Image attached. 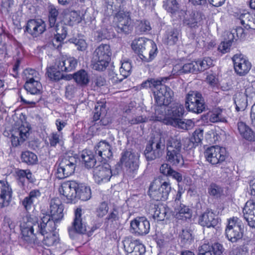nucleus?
Here are the masks:
<instances>
[{
  "mask_svg": "<svg viewBox=\"0 0 255 255\" xmlns=\"http://www.w3.org/2000/svg\"><path fill=\"white\" fill-rule=\"evenodd\" d=\"M245 219L248 225L252 228H255V201H248L243 209Z\"/></svg>",
  "mask_w": 255,
  "mask_h": 255,
  "instance_id": "nucleus-24",
  "label": "nucleus"
},
{
  "mask_svg": "<svg viewBox=\"0 0 255 255\" xmlns=\"http://www.w3.org/2000/svg\"><path fill=\"white\" fill-rule=\"evenodd\" d=\"M12 190L9 183L4 180H0V206L3 207L9 205L11 200Z\"/></svg>",
  "mask_w": 255,
  "mask_h": 255,
  "instance_id": "nucleus-21",
  "label": "nucleus"
},
{
  "mask_svg": "<svg viewBox=\"0 0 255 255\" xmlns=\"http://www.w3.org/2000/svg\"><path fill=\"white\" fill-rule=\"evenodd\" d=\"M147 121V118L146 116H140L137 113L131 119L128 120V122L131 125L138 124L140 123H145Z\"/></svg>",
  "mask_w": 255,
  "mask_h": 255,
  "instance_id": "nucleus-60",
  "label": "nucleus"
},
{
  "mask_svg": "<svg viewBox=\"0 0 255 255\" xmlns=\"http://www.w3.org/2000/svg\"><path fill=\"white\" fill-rule=\"evenodd\" d=\"M203 137V130L198 129L196 130L193 133V135L190 139V141L193 143V146H196L202 141Z\"/></svg>",
  "mask_w": 255,
  "mask_h": 255,
  "instance_id": "nucleus-53",
  "label": "nucleus"
},
{
  "mask_svg": "<svg viewBox=\"0 0 255 255\" xmlns=\"http://www.w3.org/2000/svg\"><path fill=\"white\" fill-rule=\"evenodd\" d=\"M45 30L46 24L41 19H30L27 23L26 30L33 37L38 36Z\"/></svg>",
  "mask_w": 255,
  "mask_h": 255,
  "instance_id": "nucleus-20",
  "label": "nucleus"
},
{
  "mask_svg": "<svg viewBox=\"0 0 255 255\" xmlns=\"http://www.w3.org/2000/svg\"><path fill=\"white\" fill-rule=\"evenodd\" d=\"M205 156L207 160L211 164H217L225 160L226 149L219 146H213L206 149Z\"/></svg>",
  "mask_w": 255,
  "mask_h": 255,
  "instance_id": "nucleus-14",
  "label": "nucleus"
},
{
  "mask_svg": "<svg viewBox=\"0 0 255 255\" xmlns=\"http://www.w3.org/2000/svg\"><path fill=\"white\" fill-rule=\"evenodd\" d=\"M24 88L32 95H38L41 93L42 85L39 81L25 82Z\"/></svg>",
  "mask_w": 255,
  "mask_h": 255,
  "instance_id": "nucleus-35",
  "label": "nucleus"
},
{
  "mask_svg": "<svg viewBox=\"0 0 255 255\" xmlns=\"http://www.w3.org/2000/svg\"><path fill=\"white\" fill-rule=\"evenodd\" d=\"M70 21L74 23H79L83 19L82 16L80 15V13L78 11H72L70 13Z\"/></svg>",
  "mask_w": 255,
  "mask_h": 255,
  "instance_id": "nucleus-61",
  "label": "nucleus"
},
{
  "mask_svg": "<svg viewBox=\"0 0 255 255\" xmlns=\"http://www.w3.org/2000/svg\"><path fill=\"white\" fill-rule=\"evenodd\" d=\"M228 115L225 109H217L207 114V119L211 123H227Z\"/></svg>",
  "mask_w": 255,
  "mask_h": 255,
  "instance_id": "nucleus-26",
  "label": "nucleus"
},
{
  "mask_svg": "<svg viewBox=\"0 0 255 255\" xmlns=\"http://www.w3.org/2000/svg\"><path fill=\"white\" fill-rule=\"evenodd\" d=\"M76 159L73 156L65 155L59 163L56 175L57 178L63 179L73 174L75 171Z\"/></svg>",
  "mask_w": 255,
  "mask_h": 255,
  "instance_id": "nucleus-8",
  "label": "nucleus"
},
{
  "mask_svg": "<svg viewBox=\"0 0 255 255\" xmlns=\"http://www.w3.org/2000/svg\"><path fill=\"white\" fill-rule=\"evenodd\" d=\"M199 224L202 226L208 228L214 227L218 224V219L213 212L208 211L205 212L199 220Z\"/></svg>",
  "mask_w": 255,
  "mask_h": 255,
  "instance_id": "nucleus-29",
  "label": "nucleus"
},
{
  "mask_svg": "<svg viewBox=\"0 0 255 255\" xmlns=\"http://www.w3.org/2000/svg\"><path fill=\"white\" fill-rule=\"evenodd\" d=\"M170 77L150 79L143 82L141 87L143 88H150L153 91L154 98L157 104L160 107L167 105L171 101L173 93L171 89L162 84L170 79Z\"/></svg>",
  "mask_w": 255,
  "mask_h": 255,
  "instance_id": "nucleus-2",
  "label": "nucleus"
},
{
  "mask_svg": "<svg viewBox=\"0 0 255 255\" xmlns=\"http://www.w3.org/2000/svg\"><path fill=\"white\" fill-rule=\"evenodd\" d=\"M166 160L174 166H182L184 164L181 151L166 150Z\"/></svg>",
  "mask_w": 255,
  "mask_h": 255,
  "instance_id": "nucleus-27",
  "label": "nucleus"
},
{
  "mask_svg": "<svg viewBox=\"0 0 255 255\" xmlns=\"http://www.w3.org/2000/svg\"><path fill=\"white\" fill-rule=\"evenodd\" d=\"M79 184L75 181H68L61 184L59 191L61 198L67 203H71L76 198Z\"/></svg>",
  "mask_w": 255,
  "mask_h": 255,
  "instance_id": "nucleus-13",
  "label": "nucleus"
},
{
  "mask_svg": "<svg viewBox=\"0 0 255 255\" xmlns=\"http://www.w3.org/2000/svg\"><path fill=\"white\" fill-rule=\"evenodd\" d=\"M41 192L38 189H34L29 192L28 197H29L34 202L38 201L40 197L41 196Z\"/></svg>",
  "mask_w": 255,
  "mask_h": 255,
  "instance_id": "nucleus-63",
  "label": "nucleus"
},
{
  "mask_svg": "<svg viewBox=\"0 0 255 255\" xmlns=\"http://www.w3.org/2000/svg\"><path fill=\"white\" fill-rule=\"evenodd\" d=\"M197 64L195 61H192L190 63H186L184 65L182 64V70L183 74L188 72H197L196 71V65Z\"/></svg>",
  "mask_w": 255,
  "mask_h": 255,
  "instance_id": "nucleus-59",
  "label": "nucleus"
},
{
  "mask_svg": "<svg viewBox=\"0 0 255 255\" xmlns=\"http://www.w3.org/2000/svg\"><path fill=\"white\" fill-rule=\"evenodd\" d=\"M234 16L237 22L240 23L246 29H255V21L250 13L245 11H240L234 12Z\"/></svg>",
  "mask_w": 255,
  "mask_h": 255,
  "instance_id": "nucleus-22",
  "label": "nucleus"
},
{
  "mask_svg": "<svg viewBox=\"0 0 255 255\" xmlns=\"http://www.w3.org/2000/svg\"><path fill=\"white\" fill-rule=\"evenodd\" d=\"M178 39V32L174 28L168 29L164 36L163 40L165 43L169 45L175 44Z\"/></svg>",
  "mask_w": 255,
  "mask_h": 255,
  "instance_id": "nucleus-38",
  "label": "nucleus"
},
{
  "mask_svg": "<svg viewBox=\"0 0 255 255\" xmlns=\"http://www.w3.org/2000/svg\"><path fill=\"white\" fill-rule=\"evenodd\" d=\"M108 204L104 202L101 203L98 207L96 210V214L99 217L102 218L108 213Z\"/></svg>",
  "mask_w": 255,
  "mask_h": 255,
  "instance_id": "nucleus-58",
  "label": "nucleus"
},
{
  "mask_svg": "<svg viewBox=\"0 0 255 255\" xmlns=\"http://www.w3.org/2000/svg\"><path fill=\"white\" fill-rule=\"evenodd\" d=\"M232 39H243L245 37L246 33L242 27H237L236 29H233L231 31Z\"/></svg>",
  "mask_w": 255,
  "mask_h": 255,
  "instance_id": "nucleus-55",
  "label": "nucleus"
},
{
  "mask_svg": "<svg viewBox=\"0 0 255 255\" xmlns=\"http://www.w3.org/2000/svg\"><path fill=\"white\" fill-rule=\"evenodd\" d=\"M81 215V209H77L75 212V218L73 223V227L77 233L84 234L86 232L87 228L85 223L82 221Z\"/></svg>",
  "mask_w": 255,
  "mask_h": 255,
  "instance_id": "nucleus-30",
  "label": "nucleus"
},
{
  "mask_svg": "<svg viewBox=\"0 0 255 255\" xmlns=\"http://www.w3.org/2000/svg\"><path fill=\"white\" fill-rule=\"evenodd\" d=\"M131 65L129 62L126 61L122 63L120 69V72L121 75L123 76V78H120L119 77H113V82L118 83L121 82L123 79L127 78L129 76L131 73Z\"/></svg>",
  "mask_w": 255,
  "mask_h": 255,
  "instance_id": "nucleus-37",
  "label": "nucleus"
},
{
  "mask_svg": "<svg viewBox=\"0 0 255 255\" xmlns=\"http://www.w3.org/2000/svg\"><path fill=\"white\" fill-rule=\"evenodd\" d=\"M114 20L119 32L128 33L132 30V26L128 12L119 11L115 16Z\"/></svg>",
  "mask_w": 255,
  "mask_h": 255,
  "instance_id": "nucleus-17",
  "label": "nucleus"
},
{
  "mask_svg": "<svg viewBox=\"0 0 255 255\" xmlns=\"http://www.w3.org/2000/svg\"><path fill=\"white\" fill-rule=\"evenodd\" d=\"M150 23L147 20H141L137 26V30L140 33L149 31L151 29Z\"/></svg>",
  "mask_w": 255,
  "mask_h": 255,
  "instance_id": "nucleus-57",
  "label": "nucleus"
},
{
  "mask_svg": "<svg viewBox=\"0 0 255 255\" xmlns=\"http://www.w3.org/2000/svg\"><path fill=\"white\" fill-rule=\"evenodd\" d=\"M164 148V137L161 136L158 138H155L146 147L144 154L146 159L151 161L159 158L162 155Z\"/></svg>",
  "mask_w": 255,
  "mask_h": 255,
  "instance_id": "nucleus-9",
  "label": "nucleus"
},
{
  "mask_svg": "<svg viewBox=\"0 0 255 255\" xmlns=\"http://www.w3.org/2000/svg\"><path fill=\"white\" fill-rule=\"evenodd\" d=\"M130 227L133 233L140 236L147 234L150 230V223L144 217L136 218L131 221Z\"/></svg>",
  "mask_w": 255,
  "mask_h": 255,
  "instance_id": "nucleus-18",
  "label": "nucleus"
},
{
  "mask_svg": "<svg viewBox=\"0 0 255 255\" xmlns=\"http://www.w3.org/2000/svg\"><path fill=\"white\" fill-rule=\"evenodd\" d=\"M112 55L110 45L101 44L95 50L92 59L93 68L103 71L108 66Z\"/></svg>",
  "mask_w": 255,
  "mask_h": 255,
  "instance_id": "nucleus-4",
  "label": "nucleus"
},
{
  "mask_svg": "<svg viewBox=\"0 0 255 255\" xmlns=\"http://www.w3.org/2000/svg\"><path fill=\"white\" fill-rule=\"evenodd\" d=\"M34 203V201L28 197V196H26L22 200V205L26 210H29L33 206Z\"/></svg>",
  "mask_w": 255,
  "mask_h": 255,
  "instance_id": "nucleus-64",
  "label": "nucleus"
},
{
  "mask_svg": "<svg viewBox=\"0 0 255 255\" xmlns=\"http://www.w3.org/2000/svg\"><path fill=\"white\" fill-rule=\"evenodd\" d=\"M39 224L36 217L33 215L27 214L23 217L20 221V228L23 240L30 242L33 236V226Z\"/></svg>",
  "mask_w": 255,
  "mask_h": 255,
  "instance_id": "nucleus-12",
  "label": "nucleus"
},
{
  "mask_svg": "<svg viewBox=\"0 0 255 255\" xmlns=\"http://www.w3.org/2000/svg\"><path fill=\"white\" fill-rule=\"evenodd\" d=\"M105 111L106 105L105 102H98L97 105H95V112L93 116L94 120L97 121L99 120L102 114H104Z\"/></svg>",
  "mask_w": 255,
  "mask_h": 255,
  "instance_id": "nucleus-49",
  "label": "nucleus"
},
{
  "mask_svg": "<svg viewBox=\"0 0 255 255\" xmlns=\"http://www.w3.org/2000/svg\"><path fill=\"white\" fill-rule=\"evenodd\" d=\"M181 240L183 246H186L190 245L192 241L191 234L188 230H183L181 235Z\"/></svg>",
  "mask_w": 255,
  "mask_h": 255,
  "instance_id": "nucleus-56",
  "label": "nucleus"
},
{
  "mask_svg": "<svg viewBox=\"0 0 255 255\" xmlns=\"http://www.w3.org/2000/svg\"><path fill=\"white\" fill-rule=\"evenodd\" d=\"M163 111L164 109L162 107H158L156 109L155 114L156 121H167V124H169L172 122V121L177 120L181 118L184 113V107L182 105L176 103L174 105L170 110H167V113L164 115Z\"/></svg>",
  "mask_w": 255,
  "mask_h": 255,
  "instance_id": "nucleus-6",
  "label": "nucleus"
},
{
  "mask_svg": "<svg viewBox=\"0 0 255 255\" xmlns=\"http://www.w3.org/2000/svg\"><path fill=\"white\" fill-rule=\"evenodd\" d=\"M51 146H55L58 143L62 142L63 137L61 133L53 132L49 138Z\"/></svg>",
  "mask_w": 255,
  "mask_h": 255,
  "instance_id": "nucleus-54",
  "label": "nucleus"
},
{
  "mask_svg": "<svg viewBox=\"0 0 255 255\" xmlns=\"http://www.w3.org/2000/svg\"><path fill=\"white\" fill-rule=\"evenodd\" d=\"M223 250L222 245L219 243L212 245L204 244L199 247L198 255H221Z\"/></svg>",
  "mask_w": 255,
  "mask_h": 255,
  "instance_id": "nucleus-25",
  "label": "nucleus"
},
{
  "mask_svg": "<svg viewBox=\"0 0 255 255\" xmlns=\"http://www.w3.org/2000/svg\"><path fill=\"white\" fill-rule=\"evenodd\" d=\"M23 78L26 82L40 81V75L36 70L32 69H26L23 72Z\"/></svg>",
  "mask_w": 255,
  "mask_h": 255,
  "instance_id": "nucleus-45",
  "label": "nucleus"
},
{
  "mask_svg": "<svg viewBox=\"0 0 255 255\" xmlns=\"http://www.w3.org/2000/svg\"><path fill=\"white\" fill-rule=\"evenodd\" d=\"M77 63V60L74 57L63 56L56 60L55 66L62 72H69L76 68Z\"/></svg>",
  "mask_w": 255,
  "mask_h": 255,
  "instance_id": "nucleus-19",
  "label": "nucleus"
},
{
  "mask_svg": "<svg viewBox=\"0 0 255 255\" xmlns=\"http://www.w3.org/2000/svg\"><path fill=\"white\" fill-rule=\"evenodd\" d=\"M21 158L23 162L28 164H34L37 161V157L34 153L25 151L21 153Z\"/></svg>",
  "mask_w": 255,
  "mask_h": 255,
  "instance_id": "nucleus-46",
  "label": "nucleus"
},
{
  "mask_svg": "<svg viewBox=\"0 0 255 255\" xmlns=\"http://www.w3.org/2000/svg\"><path fill=\"white\" fill-rule=\"evenodd\" d=\"M131 47L135 53L139 54L140 58L144 62L151 61L156 55L157 48L155 43L152 40L144 37L133 40L131 43Z\"/></svg>",
  "mask_w": 255,
  "mask_h": 255,
  "instance_id": "nucleus-3",
  "label": "nucleus"
},
{
  "mask_svg": "<svg viewBox=\"0 0 255 255\" xmlns=\"http://www.w3.org/2000/svg\"><path fill=\"white\" fill-rule=\"evenodd\" d=\"M55 229L56 228L51 231H48L47 232L44 233V234H42L38 229V231L40 233L44 236V238L43 240L44 245L47 247H50L56 244L58 242L59 236L57 233L54 231Z\"/></svg>",
  "mask_w": 255,
  "mask_h": 255,
  "instance_id": "nucleus-33",
  "label": "nucleus"
},
{
  "mask_svg": "<svg viewBox=\"0 0 255 255\" xmlns=\"http://www.w3.org/2000/svg\"><path fill=\"white\" fill-rule=\"evenodd\" d=\"M182 144L176 136H166V150L181 151Z\"/></svg>",
  "mask_w": 255,
  "mask_h": 255,
  "instance_id": "nucleus-36",
  "label": "nucleus"
},
{
  "mask_svg": "<svg viewBox=\"0 0 255 255\" xmlns=\"http://www.w3.org/2000/svg\"><path fill=\"white\" fill-rule=\"evenodd\" d=\"M139 154L132 150H126L121 154L120 163L129 173H134L139 167Z\"/></svg>",
  "mask_w": 255,
  "mask_h": 255,
  "instance_id": "nucleus-10",
  "label": "nucleus"
},
{
  "mask_svg": "<svg viewBox=\"0 0 255 255\" xmlns=\"http://www.w3.org/2000/svg\"><path fill=\"white\" fill-rule=\"evenodd\" d=\"M163 7L169 12L174 13L178 8V4L176 0H165L164 1Z\"/></svg>",
  "mask_w": 255,
  "mask_h": 255,
  "instance_id": "nucleus-51",
  "label": "nucleus"
},
{
  "mask_svg": "<svg viewBox=\"0 0 255 255\" xmlns=\"http://www.w3.org/2000/svg\"><path fill=\"white\" fill-rule=\"evenodd\" d=\"M49 211L50 215L43 214L38 225L39 231L42 234L55 229L56 224L63 218L64 206L59 198L51 200Z\"/></svg>",
  "mask_w": 255,
  "mask_h": 255,
  "instance_id": "nucleus-1",
  "label": "nucleus"
},
{
  "mask_svg": "<svg viewBox=\"0 0 255 255\" xmlns=\"http://www.w3.org/2000/svg\"><path fill=\"white\" fill-rule=\"evenodd\" d=\"M56 34L53 40V47L58 48L61 45V42L63 41L67 35V28L62 23H57L54 28Z\"/></svg>",
  "mask_w": 255,
  "mask_h": 255,
  "instance_id": "nucleus-28",
  "label": "nucleus"
},
{
  "mask_svg": "<svg viewBox=\"0 0 255 255\" xmlns=\"http://www.w3.org/2000/svg\"><path fill=\"white\" fill-rule=\"evenodd\" d=\"M77 197L83 201H87L91 197V191L89 186L80 184L78 189Z\"/></svg>",
  "mask_w": 255,
  "mask_h": 255,
  "instance_id": "nucleus-42",
  "label": "nucleus"
},
{
  "mask_svg": "<svg viewBox=\"0 0 255 255\" xmlns=\"http://www.w3.org/2000/svg\"><path fill=\"white\" fill-rule=\"evenodd\" d=\"M112 175L111 166L107 163L102 164L93 170V178L98 184L108 182Z\"/></svg>",
  "mask_w": 255,
  "mask_h": 255,
  "instance_id": "nucleus-15",
  "label": "nucleus"
},
{
  "mask_svg": "<svg viewBox=\"0 0 255 255\" xmlns=\"http://www.w3.org/2000/svg\"><path fill=\"white\" fill-rule=\"evenodd\" d=\"M237 111L244 110L247 107V102L245 96L242 94H237L234 98Z\"/></svg>",
  "mask_w": 255,
  "mask_h": 255,
  "instance_id": "nucleus-47",
  "label": "nucleus"
},
{
  "mask_svg": "<svg viewBox=\"0 0 255 255\" xmlns=\"http://www.w3.org/2000/svg\"><path fill=\"white\" fill-rule=\"evenodd\" d=\"M171 188L169 182H162L160 179H156L150 185L148 195L155 200L164 201L168 198Z\"/></svg>",
  "mask_w": 255,
  "mask_h": 255,
  "instance_id": "nucleus-5",
  "label": "nucleus"
},
{
  "mask_svg": "<svg viewBox=\"0 0 255 255\" xmlns=\"http://www.w3.org/2000/svg\"><path fill=\"white\" fill-rule=\"evenodd\" d=\"M244 225L242 221L237 217H233L228 221L225 233L229 241L232 243L237 242L243 236Z\"/></svg>",
  "mask_w": 255,
  "mask_h": 255,
  "instance_id": "nucleus-7",
  "label": "nucleus"
},
{
  "mask_svg": "<svg viewBox=\"0 0 255 255\" xmlns=\"http://www.w3.org/2000/svg\"><path fill=\"white\" fill-rule=\"evenodd\" d=\"M186 106L189 111L198 114L202 113L205 109L202 95L197 91H190L188 93Z\"/></svg>",
  "mask_w": 255,
  "mask_h": 255,
  "instance_id": "nucleus-11",
  "label": "nucleus"
},
{
  "mask_svg": "<svg viewBox=\"0 0 255 255\" xmlns=\"http://www.w3.org/2000/svg\"><path fill=\"white\" fill-rule=\"evenodd\" d=\"M223 192V188L219 185L215 183H212L208 188V193L210 195L216 197H220Z\"/></svg>",
  "mask_w": 255,
  "mask_h": 255,
  "instance_id": "nucleus-50",
  "label": "nucleus"
},
{
  "mask_svg": "<svg viewBox=\"0 0 255 255\" xmlns=\"http://www.w3.org/2000/svg\"><path fill=\"white\" fill-rule=\"evenodd\" d=\"M95 152L98 160L110 158L112 156L111 146L110 144L105 140L100 141L95 146Z\"/></svg>",
  "mask_w": 255,
  "mask_h": 255,
  "instance_id": "nucleus-23",
  "label": "nucleus"
},
{
  "mask_svg": "<svg viewBox=\"0 0 255 255\" xmlns=\"http://www.w3.org/2000/svg\"><path fill=\"white\" fill-rule=\"evenodd\" d=\"M238 129L241 136L245 139L249 141H253L255 139V133L245 123L238 122Z\"/></svg>",
  "mask_w": 255,
  "mask_h": 255,
  "instance_id": "nucleus-31",
  "label": "nucleus"
},
{
  "mask_svg": "<svg viewBox=\"0 0 255 255\" xmlns=\"http://www.w3.org/2000/svg\"><path fill=\"white\" fill-rule=\"evenodd\" d=\"M175 215L177 219L186 220L191 218L192 213L191 210L185 205L180 203L175 207Z\"/></svg>",
  "mask_w": 255,
  "mask_h": 255,
  "instance_id": "nucleus-32",
  "label": "nucleus"
},
{
  "mask_svg": "<svg viewBox=\"0 0 255 255\" xmlns=\"http://www.w3.org/2000/svg\"><path fill=\"white\" fill-rule=\"evenodd\" d=\"M73 78L76 83L80 85H86L89 82V77L84 70H81L74 74Z\"/></svg>",
  "mask_w": 255,
  "mask_h": 255,
  "instance_id": "nucleus-40",
  "label": "nucleus"
},
{
  "mask_svg": "<svg viewBox=\"0 0 255 255\" xmlns=\"http://www.w3.org/2000/svg\"><path fill=\"white\" fill-rule=\"evenodd\" d=\"M138 241L130 236L126 237L124 238L122 244L124 251L127 253V255H128L132 252V249Z\"/></svg>",
  "mask_w": 255,
  "mask_h": 255,
  "instance_id": "nucleus-43",
  "label": "nucleus"
},
{
  "mask_svg": "<svg viewBox=\"0 0 255 255\" xmlns=\"http://www.w3.org/2000/svg\"><path fill=\"white\" fill-rule=\"evenodd\" d=\"M233 61L235 71L238 75L245 76L250 71L252 64L243 55L236 54L233 57Z\"/></svg>",
  "mask_w": 255,
  "mask_h": 255,
  "instance_id": "nucleus-16",
  "label": "nucleus"
},
{
  "mask_svg": "<svg viewBox=\"0 0 255 255\" xmlns=\"http://www.w3.org/2000/svg\"><path fill=\"white\" fill-rule=\"evenodd\" d=\"M195 62L197 64L196 68L197 72L203 71L213 65V61L209 57H206Z\"/></svg>",
  "mask_w": 255,
  "mask_h": 255,
  "instance_id": "nucleus-44",
  "label": "nucleus"
},
{
  "mask_svg": "<svg viewBox=\"0 0 255 255\" xmlns=\"http://www.w3.org/2000/svg\"><path fill=\"white\" fill-rule=\"evenodd\" d=\"M169 124L175 127L185 130L191 128L194 126V124L192 120L181 119V118L177 120L172 121V122Z\"/></svg>",
  "mask_w": 255,
  "mask_h": 255,
  "instance_id": "nucleus-39",
  "label": "nucleus"
},
{
  "mask_svg": "<svg viewBox=\"0 0 255 255\" xmlns=\"http://www.w3.org/2000/svg\"><path fill=\"white\" fill-rule=\"evenodd\" d=\"M149 213L154 219L157 221H163L165 218L167 211L162 205H153L149 210Z\"/></svg>",
  "mask_w": 255,
  "mask_h": 255,
  "instance_id": "nucleus-34",
  "label": "nucleus"
},
{
  "mask_svg": "<svg viewBox=\"0 0 255 255\" xmlns=\"http://www.w3.org/2000/svg\"><path fill=\"white\" fill-rule=\"evenodd\" d=\"M232 44V42L231 40L223 42L219 45L218 49L223 53H227L230 51Z\"/></svg>",
  "mask_w": 255,
  "mask_h": 255,
  "instance_id": "nucleus-62",
  "label": "nucleus"
},
{
  "mask_svg": "<svg viewBox=\"0 0 255 255\" xmlns=\"http://www.w3.org/2000/svg\"><path fill=\"white\" fill-rule=\"evenodd\" d=\"M61 72V70L57 69L55 64L54 67L47 69V74L51 80L58 81L62 78L63 75Z\"/></svg>",
  "mask_w": 255,
  "mask_h": 255,
  "instance_id": "nucleus-48",
  "label": "nucleus"
},
{
  "mask_svg": "<svg viewBox=\"0 0 255 255\" xmlns=\"http://www.w3.org/2000/svg\"><path fill=\"white\" fill-rule=\"evenodd\" d=\"M81 157L84 162L86 167L88 168H91L94 166L96 163V159L91 151L88 150H83Z\"/></svg>",
  "mask_w": 255,
  "mask_h": 255,
  "instance_id": "nucleus-41",
  "label": "nucleus"
},
{
  "mask_svg": "<svg viewBox=\"0 0 255 255\" xmlns=\"http://www.w3.org/2000/svg\"><path fill=\"white\" fill-rule=\"evenodd\" d=\"M30 127L27 124L21 125L18 128V134L21 141L25 140L29 135Z\"/></svg>",
  "mask_w": 255,
  "mask_h": 255,
  "instance_id": "nucleus-52",
  "label": "nucleus"
}]
</instances>
